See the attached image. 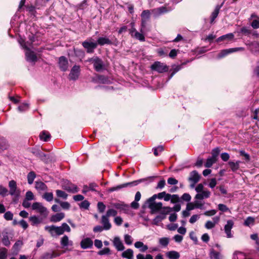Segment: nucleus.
I'll use <instances>...</instances> for the list:
<instances>
[{"mask_svg":"<svg viewBox=\"0 0 259 259\" xmlns=\"http://www.w3.org/2000/svg\"><path fill=\"white\" fill-rule=\"evenodd\" d=\"M81 45L87 52L89 54H93L98 47V44L92 37L88 38L81 42Z\"/></svg>","mask_w":259,"mask_h":259,"instance_id":"f257e3e1","label":"nucleus"},{"mask_svg":"<svg viewBox=\"0 0 259 259\" xmlns=\"http://www.w3.org/2000/svg\"><path fill=\"white\" fill-rule=\"evenodd\" d=\"M45 230L48 231L53 237L57 236L63 234L65 232V223L60 227L54 225L47 226L45 228Z\"/></svg>","mask_w":259,"mask_h":259,"instance_id":"f03ea898","label":"nucleus"},{"mask_svg":"<svg viewBox=\"0 0 259 259\" xmlns=\"http://www.w3.org/2000/svg\"><path fill=\"white\" fill-rule=\"evenodd\" d=\"M89 61L93 64L95 70L97 72L101 71L104 67L103 60L98 57L94 56L91 58Z\"/></svg>","mask_w":259,"mask_h":259,"instance_id":"7ed1b4c3","label":"nucleus"},{"mask_svg":"<svg viewBox=\"0 0 259 259\" xmlns=\"http://www.w3.org/2000/svg\"><path fill=\"white\" fill-rule=\"evenodd\" d=\"M111 205L112 207L119 210L120 212L125 213H128L130 210V206L123 202L111 203Z\"/></svg>","mask_w":259,"mask_h":259,"instance_id":"20e7f679","label":"nucleus"},{"mask_svg":"<svg viewBox=\"0 0 259 259\" xmlns=\"http://www.w3.org/2000/svg\"><path fill=\"white\" fill-rule=\"evenodd\" d=\"M152 70L156 71L159 73H163L167 71L168 67L163 63L156 61L151 66Z\"/></svg>","mask_w":259,"mask_h":259,"instance_id":"39448f33","label":"nucleus"},{"mask_svg":"<svg viewBox=\"0 0 259 259\" xmlns=\"http://www.w3.org/2000/svg\"><path fill=\"white\" fill-rule=\"evenodd\" d=\"M142 180H139L137 181H135L132 182L126 183L123 184L119 185L116 187H113L109 188L108 192H112L115 191H118L121 189L126 187L127 186H133L137 185L139 183L141 182Z\"/></svg>","mask_w":259,"mask_h":259,"instance_id":"423d86ee","label":"nucleus"},{"mask_svg":"<svg viewBox=\"0 0 259 259\" xmlns=\"http://www.w3.org/2000/svg\"><path fill=\"white\" fill-rule=\"evenodd\" d=\"M22 46L27 51L25 53L27 61L34 63L36 62L37 57L35 53L31 51L30 48L25 44H22Z\"/></svg>","mask_w":259,"mask_h":259,"instance_id":"0eeeda50","label":"nucleus"},{"mask_svg":"<svg viewBox=\"0 0 259 259\" xmlns=\"http://www.w3.org/2000/svg\"><path fill=\"white\" fill-rule=\"evenodd\" d=\"M10 188L9 194L12 196H19L20 191L17 189V184L15 181L11 180L9 182Z\"/></svg>","mask_w":259,"mask_h":259,"instance_id":"6e6552de","label":"nucleus"},{"mask_svg":"<svg viewBox=\"0 0 259 259\" xmlns=\"http://www.w3.org/2000/svg\"><path fill=\"white\" fill-rule=\"evenodd\" d=\"M80 73V68L79 66H74L71 70L69 74L68 78L70 80L75 81L78 79Z\"/></svg>","mask_w":259,"mask_h":259,"instance_id":"1a4fd4ad","label":"nucleus"},{"mask_svg":"<svg viewBox=\"0 0 259 259\" xmlns=\"http://www.w3.org/2000/svg\"><path fill=\"white\" fill-rule=\"evenodd\" d=\"M150 12L148 10H144L141 15V26L142 28L146 26L147 22L150 19Z\"/></svg>","mask_w":259,"mask_h":259,"instance_id":"9d476101","label":"nucleus"},{"mask_svg":"<svg viewBox=\"0 0 259 259\" xmlns=\"http://www.w3.org/2000/svg\"><path fill=\"white\" fill-rule=\"evenodd\" d=\"M244 48L242 47L230 48L229 49H226L222 50L219 54L218 57L219 58H223L230 53H232L238 51H243Z\"/></svg>","mask_w":259,"mask_h":259,"instance_id":"9b49d317","label":"nucleus"},{"mask_svg":"<svg viewBox=\"0 0 259 259\" xmlns=\"http://www.w3.org/2000/svg\"><path fill=\"white\" fill-rule=\"evenodd\" d=\"M32 208L33 210H37L38 211L44 215L47 214V208L43 206L39 202H34L32 205Z\"/></svg>","mask_w":259,"mask_h":259,"instance_id":"f8f14e48","label":"nucleus"},{"mask_svg":"<svg viewBox=\"0 0 259 259\" xmlns=\"http://www.w3.org/2000/svg\"><path fill=\"white\" fill-rule=\"evenodd\" d=\"M199 179L200 175L197 171L193 170L190 172L188 180L193 183L191 185V187H193L194 185L199 181Z\"/></svg>","mask_w":259,"mask_h":259,"instance_id":"ddd939ff","label":"nucleus"},{"mask_svg":"<svg viewBox=\"0 0 259 259\" xmlns=\"http://www.w3.org/2000/svg\"><path fill=\"white\" fill-rule=\"evenodd\" d=\"M234 225V222L232 220L227 221V224L225 226L224 229L225 232L227 235L228 238H232V235L231 234V229Z\"/></svg>","mask_w":259,"mask_h":259,"instance_id":"4468645a","label":"nucleus"},{"mask_svg":"<svg viewBox=\"0 0 259 259\" xmlns=\"http://www.w3.org/2000/svg\"><path fill=\"white\" fill-rule=\"evenodd\" d=\"M31 152L34 156L40 158L42 161H45L48 157L47 155L38 149H32Z\"/></svg>","mask_w":259,"mask_h":259,"instance_id":"2eb2a0df","label":"nucleus"},{"mask_svg":"<svg viewBox=\"0 0 259 259\" xmlns=\"http://www.w3.org/2000/svg\"><path fill=\"white\" fill-rule=\"evenodd\" d=\"M96 43L98 44V46L100 45L103 46L105 45H112V41L106 36H101L99 37L97 40Z\"/></svg>","mask_w":259,"mask_h":259,"instance_id":"dca6fc26","label":"nucleus"},{"mask_svg":"<svg viewBox=\"0 0 259 259\" xmlns=\"http://www.w3.org/2000/svg\"><path fill=\"white\" fill-rule=\"evenodd\" d=\"M93 242L92 240L89 238H86L80 242L81 247L83 249H87L91 248L93 246Z\"/></svg>","mask_w":259,"mask_h":259,"instance_id":"f3484780","label":"nucleus"},{"mask_svg":"<svg viewBox=\"0 0 259 259\" xmlns=\"http://www.w3.org/2000/svg\"><path fill=\"white\" fill-rule=\"evenodd\" d=\"M113 244L115 248L118 251H122L124 249V246L120 240V238L118 237H116L113 240Z\"/></svg>","mask_w":259,"mask_h":259,"instance_id":"a211bd4d","label":"nucleus"},{"mask_svg":"<svg viewBox=\"0 0 259 259\" xmlns=\"http://www.w3.org/2000/svg\"><path fill=\"white\" fill-rule=\"evenodd\" d=\"M210 195V192L208 190H204V191L197 193L195 196V199L197 200H202L205 198H209Z\"/></svg>","mask_w":259,"mask_h":259,"instance_id":"6ab92c4d","label":"nucleus"},{"mask_svg":"<svg viewBox=\"0 0 259 259\" xmlns=\"http://www.w3.org/2000/svg\"><path fill=\"white\" fill-rule=\"evenodd\" d=\"M234 37V35L232 33H228L223 35L216 39V42H219L222 41H230Z\"/></svg>","mask_w":259,"mask_h":259,"instance_id":"aec40b11","label":"nucleus"},{"mask_svg":"<svg viewBox=\"0 0 259 259\" xmlns=\"http://www.w3.org/2000/svg\"><path fill=\"white\" fill-rule=\"evenodd\" d=\"M162 203L161 202H156L151 204L149 205V208L151 209V212L153 213L160 211L161 208H162Z\"/></svg>","mask_w":259,"mask_h":259,"instance_id":"412c9836","label":"nucleus"},{"mask_svg":"<svg viewBox=\"0 0 259 259\" xmlns=\"http://www.w3.org/2000/svg\"><path fill=\"white\" fill-rule=\"evenodd\" d=\"M101 223L103 225V228L104 230H108L111 228V225L109 222L108 218L104 215L102 217Z\"/></svg>","mask_w":259,"mask_h":259,"instance_id":"4be33fe9","label":"nucleus"},{"mask_svg":"<svg viewBox=\"0 0 259 259\" xmlns=\"http://www.w3.org/2000/svg\"><path fill=\"white\" fill-rule=\"evenodd\" d=\"M224 3H222L220 5H217L213 12L212 13L210 18V23H212L215 19L218 17L221 8L223 6Z\"/></svg>","mask_w":259,"mask_h":259,"instance_id":"5701e85b","label":"nucleus"},{"mask_svg":"<svg viewBox=\"0 0 259 259\" xmlns=\"http://www.w3.org/2000/svg\"><path fill=\"white\" fill-rule=\"evenodd\" d=\"M134 245L136 248H139L140 251L142 252H145L148 248V246L144 245L141 241L136 242Z\"/></svg>","mask_w":259,"mask_h":259,"instance_id":"b1692460","label":"nucleus"},{"mask_svg":"<svg viewBox=\"0 0 259 259\" xmlns=\"http://www.w3.org/2000/svg\"><path fill=\"white\" fill-rule=\"evenodd\" d=\"M241 163L240 161H237L236 162H234L232 161H230L228 162V164L231 168L232 171L235 172L239 169V165Z\"/></svg>","mask_w":259,"mask_h":259,"instance_id":"393cba45","label":"nucleus"},{"mask_svg":"<svg viewBox=\"0 0 259 259\" xmlns=\"http://www.w3.org/2000/svg\"><path fill=\"white\" fill-rule=\"evenodd\" d=\"M64 217V215L63 213H57L51 217L50 221L52 222H57L63 219Z\"/></svg>","mask_w":259,"mask_h":259,"instance_id":"a878e982","label":"nucleus"},{"mask_svg":"<svg viewBox=\"0 0 259 259\" xmlns=\"http://www.w3.org/2000/svg\"><path fill=\"white\" fill-rule=\"evenodd\" d=\"M134 252L132 249H127L122 253L121 256L123 258L133 259Z\"/></svg>","mask_w":259,"mask_h":259,"instance_id":"bb28decb","label":"nucleus"},{"mask_svg":"<svg viewBox=\"0 0 259 259\" xmlns=\"http://www.w3.org/2000/svg\"><path fill=\"white\" fill-rule=\"evenodd\" d=\"M166 255L169 259H178L180 256L179 253L176 251H168Z\"/></svg>","mask_w":259,"mask_h":259,"instance_id":"cd10ccee","label":"nucleus"},{"mask_svg":"<svg viewBox=\"0 0 259 259\" xmlns=\"http://www.w3.org/2000/svg\"><path fill=\"white\" fill-rule=\"evenodd\" d=\"M66 191L72 193H76L78 192V189L76 186L66 183Z\"/></svg>","mask_w":259,"mask_h":259,"instance_id":"c85d7f7f","label":"nucleus"},{"mask_svg":"<svg viewBox=\"0 0 259 259\" xmlns=\"http://www.w3.org/2000/svg\"><path fill=\"white\" fill-rule=\"evenodd\" d=\"M209 256L210 259H223V256L219 252H217L214 249H211L210 251Z\"/></svg>","mask_w":259,"mask_h":259,"instance_id":"c756f323","label":"nucleus"},{"mask_svg":"<svg viewBox=\"0 0 259 259\" xmlns=\"http://www.w3.org/2000/svg\"><path fill=\"white\" fill-rule=\"evenodd\" d=\"M35 187L39 191H46L48 188L47 185L42 182H35Z\"/></svg>","mask_w":259,"mask_h":259,"instance_id":"7c9ffc66","label":"nucleus"},{"mask_svg":"<svg viewBox=\"0 0 259 259\" xmlns=\"http://www.w3.org/2000/svg\"><path fill=\"white\" fill-rule=\"evenodd\" d=\"M39 137L41 140L47 142L50 139L51 135L48 132L44 131L40 133Z\"/></svg>","mask_w":259,"mask_h":259,"instance_id":"2f4dec72","label":"nucleus"},{"mask_svg":"<svg viewBox=\"0 0 259 259\" xmlns=\"http://www.w3.org/2000/svg\"><path fill=\"white\" fill-rule=\"evenodd\" d=\"M172 211V209L169 206H162V208L160 209V215H163L166 217V215Z\"/></svg>","mask_w":259,"mask_h":259,"instance_id":"473e14b6","label":"nucleus"},{"mask_svg":"<svg viewBox=\"0 0 259 259\" xmlns=\"http://www.w3.org/2000/svg\"><path fill=\"white\" fill-rule=\"evenodd\" d=\"M36 177V175L34 171H30L27 175V181L29 184H32L33 182L34 179Z\"/></svg>","mask_w":259,"mask_h":259,"instance_id":"72a5a7b5","label":"nucleus"},{"mask_svg":"<svg viewBox=\"0 0 259 259\" xmlns=\"http://www.w3.org/2000/svg\"><path fill=\"white\" fill-rule=\"evenodd\" d=\"M216 159L213 158L212 157H209L207 159L206 162L204 164V166L207 168L210 167L213 163L216 162Z\"/></svg>","mask_w":259,"mask_h":259,"instance_id":"f704fd0d","label":"nucleus"},{"mask_svg":"<svg viewBox=\"0 0 259 259\" xmlns=\"http://www.w3.org/2000/svg\"><path fill=\"white\" fill-rule=\"evenodd\" d=\"M2 241L3 244L6 246H9L11 244V242L9 240L7 232H6L5 234L3 235V237L2 238Z\"/></svg>","mask_w":259,"mask_h":259,"instance_id":"c9c22d12","label":"nucleus"},{"mask_svg":"<svg viewBox=\"0 0 259 259\" xmlns=\"http://www.w3.org/2000/svg\"><path fill=\"white\" fill-rule=\"evenodd\" d=\"M165 219V216L163 215H158L153 220V224L158 225L161 221Z\"/></svg>","mask_w":259,"mask_h":259,"instance_id":"e433bc0d","label":"nucleus"},{"mask_svg":"<svg viewBox=\"0 0 259 259\" xmlns=\"http://www.w3.org/2000/svg\"><path fill=\"white\" fill-rule=\"evenodd\" d=\"M59 67L62 71H65V57L61 56L59 58Z\"/></svg>","mask_w":259,"mask_h":259,"instance_id":"4c0bfd02","label":"nucleus"},{"mask_svg":"<svg viewBox=\"0 0 259 259\" xmlns=\"http://www.w3.org/2000/svg\"><path fill=\"white\" fill-rule=\"evenodd\" d=\"M54 253L52 252H48L44 253L40 259H51L55 257Z\"/></svg>","mask_w":259,"mask_h":259,"instance_id":"58836bf2","label":"nucleus"},{"mask_svg":"<svg viewBox=\"0 0 259 259\" xmlns=\"http://www.w3.org/2000/svg\"><path fill=\"white\" fill-rule=\"evenodd\" d=\"M42 197L47 201L50 202L53 200V194L51 192H46L44 194Z\"/></svg>","mask_w":259,"mask_h":259,"instance_id":"ea45409f","label":"nucleus"},{"mask_svg":"<svg viewBox=\"0 0 259 259\" xmlns=\"http://www.w3.org/2000/svg\"><path fill=\"white\" fill-rule=\"evenodd\" d=\"M169 238L163 237L159 239V242L163 246H166L169 243Z\"/></svg>","mask_w":259,"mask_h":259,"instance_id":"a19ab883","label":"nucleus"},{"mask_svg":"<svg viewBox=\"0 0 259 259\" xmlns=\"http://www.w3.org/2000/svg\"><path fill=\"white\" fill-rule=\"evenodd\" d=\"M73 242L69 240L67 236H66V250H71L73 248Z\"/></svg>","mask_w":259,"mask_h":259,"instance_id":"79ce46f5","label":"nucleus"},{"mask_svg":"<svg viewBox=\"0 0 259 259\" xmlns=\"http://www.w3.org/2000/svg\"><path fill=\"white\" fill-rule=\"evenodd\" d=\"M29 221L31 222L32 225H37L40 223V221L35 215L30 217Z\"/></svg>","mask_w":259,"mask_h":259,"instance_id":"37998d69","label":"nucleus"},{"mask_svg":"<svg viewBox=\"0 0 259 259\" xmlns=\"http://www.w3.org/2000/svg\"><path fill=\"white\" fill-rule=\"evenodd\" d=\"M133 37L141 41H144L145 40L144 35L138 31L136 32Z\"/></svg>","mask_w":259,"mask_h":259,"instance_id":"c03bdc74","label":"nucleus"},{"mask_svg":"<svg viewBox=\"0 0 259 259\" xmlns=\"http://www.w3.org/2000/svg\"><path fill=\"white\" fill-rule=\"evenodd\" d=\"M117 214V211L114 209L111 208L107 210L105 215L109 218L111 216L115 217Z\"/></svg>","mask_w":259,"mask_h":259,"instance_id":"a18cd8bd","label":"nucleus"},{"mask_svg":"<svg viewBox=\"0 0 259 259\" xmlns=\"http://www.w3.org/2000/svg\"><path fill=\"white\" fill-rule=\"evenodd\" d=\"M170 202L172 203H176L181 202V198L177 194L171 195V198H170Z\"/></svg>","mask_w":259,"mask_h":259,"instance_id":"49530a36","label":"nucleus"},{"mask_svg":"<svg viewBox=\"0 0 259 259\" xmlns=\"http://www.w3.org/2000/svg\"><path fill=\"white\" fill-rule=\"evenodd\" d=\"M220 150L219 148H215L213 149L211 152L212 156L211 157H212L213 158H214L217 160V158H218V155L220 153Z\"/></svg>","mask_w":259,"mask_h":259,"instance_id":"de8ad7c7","label":"nucleus"},{"mask_svg":"<svg viewBox=\"0 0 259 259\" xmlns=\"http://www.w3.org/2000/svg\"><path fill=\"white\" fill-rule=\"evenodd\" d=\"M7 249L5 248H0V259H6Z\"/></svg>","mask_w":259,"mask_h":259,"instance_id":"09e8293b","label":"nucleus"},{"mask_svg":"<svg viewBox=\"0 0 259 259\" xmlns=\"http://www.w3.org/2000/svg\"><path fill=\"white\" fill-rule=\"evenodd\" d=\"M8 195V189L3 187L2 185H0V195L3 197H5Z\"/></svg>","mask_w":259,"mask_h":259,"instance_id":"8fccbe9b","label":"nucleus"},{"mask_svg":"<svg viewBox=\"0 0 259 259\" xmlns=\"http://www.w3.org/2000/svg\"><path fill=\"white\" fill-rule=\"evenodd\" d=\"M164 150V148L162 146H158V147L153 149L154 154L157 156L159 155L158 152H161Z\"/></svg>","mask_w":259,"mask_h":259,"instance_id":"3c124183","label":"nucleus"},{"mask_svg":"<svg viewBox=\"0 0 259 259\" xmlns=\"http://www.w3.org/2000/svg\"><path fill=\"white\" fill-rule=\"evenodd\" d=\"M124 241L126 244L131 245L133 243V239L132 237L126 234L124 236Z\"/></svg>","mask_w":259,"mask_h":259,"instance_id":"603ef678","label":"nucleus"},{"mask_svg":"<svg viewBox=\"0 0 259 259\" xmlns=\"http://www.w3.org/2000/svg\"><path fill=\"white\" fill-rule=\"evenodd\" d=\"M90 206V203L88 200H84L79 204V206L81 208L88 209Z\"/></svg>","mask_w":259,"mask_h":259,"instance_id":"864d4df0","label":"nucleus"},{"mask_svg":"<svg viewBox=\"0 0 259 259\" xmlns=\"http://www.w3.org/2000/svg\"><path fill=\"white\" fill-rule=\"evenodd\" d=\"M254 222V219L251 217L247 218L244 222V225L246 226H249L250 224H253Z\"/></svg>","mask_w":259,"mask_h":259,"instance_id":"5fc2aeb1","label":"nucleus"},{"mask_svg":"<svg viewBox=\"0 0 259 259\" xmlns=\"http://www.w3.org/2000/svg\"><path fill=\"white\" fill-rule=\"evenodd\" d=\"M4 218L7 221H11L13 220V214L10 211H7L4 215Z\"/></svg>","mask_w":259,"mask_h":259,"instance_id":"6e6d98bb","label":"nucleus"},{"mask_svg":"<svg viewBox=\"0 0 259 259\" xmlns=\"http://www.w3.org/2000/svg\"><path fill=\"white\" fill-rule=\"evenodd\" d=\"M180 198L184 201L189 202L191 199V196L188 193H184Z\"/></svg>","mask_w":259,"mask_h":259,"instance_id":"4d7b16f0","label":"nucleus"},{"mask_svg":"<svg viewBox=\"0 0 259 259\" xmlns=\"http://www.w3.org/2000/svg\"><path fill=\"white\" fill-rule=\"evenodd\" d=\"M165 185V181L164 179L161 180L157 184V186L155 187L156 189H162Z\"/></svg>","mask_w":259,"mask_h":259,"instance_id":"13d9d810","label":"nucleus"},{"mask_svg":"<svg viewBox=\"0 0 259 259\" xmlns=\"http://www.w3.org/2000/svg\"><path fill=\"white\" fill-rule=\"evenodd\" d=\"M25 199L29 200H33L34 199V195H33V193L30 191H27L26 193Z\"/></svg>","mask_w":259,"mask_h":259,"instance_id":"bf43d9fd","label":"nucleus"},{"mask_svg":"<svg viewBox=\"0 0 259 259\" xmlns=\"http://www.w3.org/2000/svg\"><path fill=\"white\" fill-rule=\"evenodd\" d=\"M200 218V216L198 214H194L193 215L189 220V222L191 224H194Z\"/></svg>","mask_w":259,"mask_h":259,"instance_id":"052dcab7","label":"nucleus"},{"mask_svg":"<svg viewBox=\"0 0 259 259\" xmlns=\"http://www.w3.org/2000/svg\"><path fill=\"white\" fill-rule=\"evenodd\" d=\"M105 205L102 202H99L98 203V208L100 212H103L105 209Z\"/></svg>","mask_w":259,"mask_h":259,"instance_id":"680f3d73","label":"nucleus"},{"mask_svg":"<svg viewBox=\"0 0 259 259\" xmlns=\"http://www.w3.org/2000/svg\"><path fill=\"white\" fill-rule=\"evenodd\" d=\"M215 226V223H213L212 222L208 221H207L205 224V227L207 229H211L214 228Z\"/></svg>","mask_w":259,"mask_h":259,"instance_id":"e2e57ef3","label":"nucleus"},{"mask_svg":"<svg viewBox=\"0 0 259 259\" xmlns=\"http://www.w3.org/2000/svg\"><path fill=\"white\" fill-rule=\"evenodd\" d=\"M241 156H243L246 161H248L250 160V156L248 154L246 153L244 151L241 150L240 151Z\"/></svg>","mask_w":259,"mask_h":259,"instance_id":"0e129e2a","label":"nucleus"},{"mask_svg":"<svg viewBox=\"0 0 259 259\" xmlns=\"http://www.w3.org/2000/svg\"><path fill=\"white\" fill-rule=\"evenodd\" d=\"M110 250L109 248H104L103 249L99 251L98 254L99 255H102L104 254H108L110 253Z\"/></svg>","mask_w":259,"mask_h":259,"instance_id":"69168bd1","label":"nucleus"},{"mask_svg":"<svg viewBox=\"0 0 259 259\" xmlns=\"http://www.w3.org/2000/svg\"><path fill=\"white\" fill-rule=\"evenodd\" d=\"M251 26L253 29H257L259 28V20H254L252 21Z\"/></svg>","mask_w":259,"mask_h":259,"instance_id":"338daca9","label":"nucleus"},{"mask_svg":"<svg viewBox=\"0 0 259 259\" xmlns=\"http://www.w3.org/2000/svg\"><path fill=\"white\" fill-rule=\"evenodd\" d=\"M253 118L256 120L259 119V108L255 109L253 112Z\"/></svg>","mask_w":259,"mask_h":259,"instance_id":"774afa93","label":"nucleus"}]
</instances>
